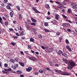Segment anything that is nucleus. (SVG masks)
Returning a JSON list of instances; mask_svg holds the SVG:
<instances>
[{"instance_id":"34","label":"nucleus","mask_w":77,"mask_h":77,"mask_svg":"<svg viewBox=\"0 0 77 77\" xmlns=\"http://www.w3.org/2000/svg\"><path fill=\"white\" fill-rule=\"evenodd\" d=\"M24 32L23 31H22V32L20 34V35H22V36H23V35H24Z\"/></svg>"},{"instance_id":"30","label":"nucleus","mask_w":77,"mask_h":77,"mask_svg":"<svg viewBox=\"0 0 77 77\" xmlns=\"http://www.w3.org/2000/svg\"><path fill=\"white\" fill-rule=\"evenodd\" d=\"M59 40H60L59 41V42H61V40H62V36H60V37L59 38Z\"/></svg>"},{"instance_id":"11","label":"nucleus","mask_w":77,"mask_h":77,"mask_svg":"<svg viewBox=\"0 0 77 77\" xmlns=\"http://www.w3.org/2000/svg\"><path fill=\"white\" fill-rule=\"evenodd\" d=\"M63 60L64 62L65 63H68V60L66 59L63 58Z\"/></svg>"},{"instance_id":"18","label":"nucleus","mask_w":77,"mask_h":77,"mask_svg":"<svg viewBox=\"0 0 77 77\" xmlns=\"http://www.w3.org/2000/svg\"><path fill=\"white\" fill-rule=\"evenodd\" d=\"M56 35H57V36H59L60 35V32L59 31H58L56 33Z\"/></svg>"},{"instance_id":"54","label":"nucleus","mask_w":77,"mask_h":77,"mask_svg":"<svg viewBox=\"0 0 77 77\" xmlns=\"http://www.w3.org/2000/svg\"><path fill=\"white\" fill-rule=\"evenodd\" d=\"M41 47L43 49V50H44V49H45V47L44 46H41Z\"/></svg>"},{"instance_id":"8","label":"nucleus","mask_w":77,"mask_h":77,"mask_svg":"<svg viewBox=\"0 0 77 77\" xmlns=\"http://www.w3.org/2000/svg\"><path fill=\"white\" fill-rule=\"evenodd\" d=\"M66 48L69 51H71V49L69 47V46L68 45H67L66 46Z\"/></svg>"},{"instance_id":"9","label":"nucleus","mask_w":77,"mask_h":77,"mask_svg":"<svg viewBox=\"0 0 77 77\" xmlns=\"http://www.w3.org/2000/svg\"><path fill=\"white\" fill-rule=\"evenodd\" d=\"M55 18L57 20H59V15L57 14L55 15Z\"/></svg>"},{"instance_id":"27","label":"nucleus","mask_w":77,"mask_h":77,"mask_svg":"<svg viewBox=\"0 0 77 77\" xmlns=\"http://www.w3.org/2000/svg\"><path fill=\"white\" fill-rule=\"evenodd\" d=\"M55 2L56 3H57V4H58V5H62V4L59 2H58L57 1H55Z\"/></svg>"},{"instance_id":"31","label":"nucleus","mask_w":77,"mask_h":77,"mask_svg":"<svg viewBox=\"0 0 77 77\" xmlns=\"http://www.w3.org/2000/svg\"><path fill=\"white\" fill-rule=\"evenodd\" d=\"M71 25L69 23H66V27H69Z\"/></svg>"},{"instance_id":"46","label":"nucleus","mask_w":77,"mask_h":77,"mask_svg":"<svg viewBox=\"0 0 77 77\" xmlns=\"http://www.w3.org/2000/svg\"><path fill=\"white\" fill-rule=\"evenodd\" d=\"M14 67H15L16 68H18V64H16L15 65H14Z\"/></svg>"},{"instance_id":"19","label":"nucleus","mask_w":77,"mask_h":77,"mask_svg":"<svg viewBox=\"0 0 77 77\" xmlns=\"http://www.w3.org/2000/svg\"><path fill=\"white\" fill-rule=\"evenodd\" d=\"M62 55L63 56L65 57L67 56V55L66 54H65V53H63L62 54Z\"/></svg>"},{"instance_id":"6","label":"nucleus","mask_w":77,"mask_h":77,"mask_svg":"<svg viewBox=\"0 0 77 77\" xmlns=\"http://www.w3.org/2000/svg\"><path fill=\"white\" fill-rule=\"evenodd\" d=\"M32 69V68L31 67H29L28 68H26V70L28 72H30Z\"/></svg>"},{"instance_id":"10","label":"nucleus","mask_w":77,"mask_h":77,"mask_svg":"<svg viewBox=\"0 0 77 77\" xmlns=\"http://www.w3.org/2000/svg\"><path fill=\"white\" fill-rule=\"evenodd\" d=\"M71 5L72 6L75 7L76 6L77 4L75 3H71Z\"/></svg>"},{"instance_id":"23","label":"nucleus","mask_w":77,"mask_h":77,"mask_svg":"<svg viewBox=\"0 0 77 77\" xmlns=\"http://www.w3.org/2000/svg\"><path fill=\"white\" fill-rule=\"evenodd\" d=\"M10 15L11 17H13V15H14V14H13V13L12 12H10Z\"/></svg>"},{"instance_id":"40","label":"nucleus","mask_w":77,"mask_h":77,"mask_svg":"<svg viewBox=\"0 0 77 77\" xmlns=\"http://www.w3.org/2000/svg\"><path fill=\"white\" fill-rule=\"evenodd\" d=\"M11 44L13 46H14L15 45V43L14 42L12 43V42H11Z\"/></svg>"},{"instance_id":"41","label":"nucleus","mask_w":77,"mask_h":77,"mask_svg":"<svg viewBox=\"0 0 77 77\" xmlns=\"http://www.w3.org/2000/svg\"><path fill=\"white\" fill-rule=\"evenodd\" d=\"M62 15L64 18H67V17L64 15V14H62Z\"/></svg>"},{"instance_id":"4","label":"nucleus","mask_w":77,"mask_h":77,"mask_svg":"<svg viewBox=\"0 0 77 77\" xmlns=\"http://www.w3.org/2000/svg\"><path fill=\"white\" fill-rule=\"evenodd\" d=\"M32 9L33 11L35 12V13H38V14H41V12L38 11L37 9L35 8L34 7H32Z\"/></svg>"},{"instance_id":"33","label":"nucleus","mask_w":77,"mask_h":77,"mask_svg":"<svg viewBox=\"0 0 77 77\" xmlns=\"http://www.w3.org/2000/svg\"><path fill=\"white\" fill-rule=\"evenodd\" d=\"M38 72H40V73H43V70L42 69H40L38 70Z\"/></svg>"},{"instance_id":"17","label":"nucleus","mask_w":77,"mask_h":77,"mask_svg":"<svg viewBox=\"0 0 77 77\" xmlns=\"http://www.w3.org/2000/svg\"><path fill=\"white\" fill-rule=\"evenodd\" d=\"M10 60L12 63H15V60L12 59H10Z\"/></svg>"},{"instance_id":"7","label":"nucleus","mask_w":77,"mask_h":77,"mask_svg":"<svg viewBox=\"0 0 77 77\" xmlns=\"http://www.w3.org/2000/svg\"><path fill=\"white\" fill-rule=\"evenodd\" d=\"M31 19L33 23H36L37 20H36L35 19H34L33 17H31Z\"/></svg>"},{"instance_id":"63","label":"nucleus","mask_w":77,"mask_h":77,"mask_svg":"<svg viewBox=\"0 0 77 77\" xmlns=\"http://www.w3.org/2000/svg\"><path fill=\"white\" fill-rule=\"evenodd\" d=\"M25 52L26 54H28L29 51H25Z\"/></svg>"},{"instance_id":"53","label":"nucleus","mask_w":77,"mask_h":77,"mask_svg":"<svg viewBox=\"0 0 77 77\" xmlns=\"http://www.w3.org/2000/svg\"><path fill=\"white\" fill-rule=\"evenodd\" d=\"M4 66H5V67H7V66H8V64H7V63H5L4 64Z\"/></svg>"},{"instance_id":"15","label":"nucleus","mask_w":77,"mask_h":77,"mask_svg":"<svg viewBox=\"0 0 77 77\" xmlns=\"http://www.w3.org/2000/svg\"><path fill=\"white\" fill-rule=\"evenodd\" d=\"M57 22L56 20H54L52 21H51V23H53V24H54V23H57Z\"/></svg>"},{"instance_id":"37","label":"nucleus","mask_w":77,"mask_h":77,"mask_svg":"<svg viewBox=\"0 0 77 77\" xmlns=\"http://www.w3.org/2000/svg\"><path fill=\"white\" fill-rule=\"evenodd\" d=\"M44 25L45 26H47L48 25V23L47 22H45L44 23Z\"/></svg>"},{"instance_id":"43","label":"nucleus","mask_w":77,"mask_h":77,"mask_svg":"<svg viewBox=\"0 0 77 77\" xmlns=\"http://www.w3.org/2000/svg\"><path fill=\"white\" fill-rule=\"evenodd\" d=\"M66 2L65 1H64L62 3V4H63V5H66Z\"/></svg>"},{"instance_id":"20","label":"nucleus","mask_w":77,"mask_h":77,"mask_svg":"<svg viewBox=\"0 0 77 77\" xmlns=\"http://www.w3.org/2000/svg\"><path fill=\"white\" fill-rule=\"evenodd\" d=\"M38 38H40V39L42 38V36L41 34L38 35Z\"/></svg>"},{"instance_id":"47","label":"nucleus","mask_w":77,"mask_h":77,"mask_svg":"<svg viewBox=\"0 0 77 77\" xmlns=\"http://www.w3.org/2000/svg\"><path fill=\"white\" fill-rule=\"evenodd\" d=\"M8 71H12V69L11 68H9L8 69Z\"/></svg>"},{"instance_id":"42","label":"nucleus","mask_w":77,"mask_h":77,"mask_svg":"<svg viewBox=\"0 0 77 77\" xmlns=\"http://www.w3.org/2000/svg\"><path fill=\"white\" fill-rule=\"evenodd\" d=\"M16 8L17 9L18 11H20V6L18 5L16 6Z\"/></svg>"},{"instance_id":"44","label":"nucleus","mask_w":77,"mask_h":77,"mask_svg":"<svg viewBox=\"0 0 77 77\" xmlns=\"http://www.w3.org/2000/svg\"><path fill=\"white\" fill-rule=\"evenodd\" d=\"M7 8L8 9H11V7L9 6H7Z\"/></svg>"},{"instance_id":"49","label":"nucleus","mask_w":77,"mask_h":77,"mask_svg":"<svg viewBox=\"0 0 77 77\" xmlns=\"http://www.w3.org/2000/svg\"><path fill=\"white\" fill-rule=\"evenodd\" d=\"M2 63L1 61H0V67L1 68H2Z\"/></svg>"},{"instance_id":"24","label":"nucleus","mask_w":77,"mask_h":77,"mask_svg":"<svg viewBox=\"0 0 77 77\" xmlns=\"http://www.w3.org/2000/svg\"><path fill=\"white\" fill-rule=\"evenodd\" d=\"M53 62H54V63H57V60L56 59H54L53 60Z\"/></svg>"},{"instance_id":"58","label":"nucleus","mask_w":77,"mask_h":77,"mask_svg":"<svg viewBox=\"0 0 77 77\" xmlns=\"http://www.w3.org/2000/svg\"><path fill=\"white\" fill-rule=\"evenodd\" d=\"M4 3H7V2H8V0H4Z\"/></svg>"},{"instance_id":"62","label":"nucleus","mask_w":77,"mask_h":77,"mask_svg":"<svg viewBox=\"0 0 77 77\" xmlns=\"http://www.w3.org/2000/svg\"><path fill=\"white\" fill-rule=\"evenodd\" d=\"M16 73L17 74H20V70H17L16 71Z\"/></svg>"},{"instance_id":"1","label":"nucleus","mask_w":77,"mask_h":77,"mask_svg":"<svg viewBox=\"0 0 77 77\" xmlns=\"http://www.w3.org/2000/svg\"><path fill=\"white\" fill-rule=\"evenodd\" d=\"M68 64L70 66H68L67 69L71 70L72 68V67H74L76 65L74 61L72 60H69L68 61Z\"/></svg>"},{"instance_id":"52","label":"nucleus","mask_w":77,"mask_h":77,"mask_svg":"<svg viewBox=\"0 0 77 77\" xmlns=\"http://www.w3.org/2000/svg\"><path fill=\"white\" fill-rule=\"evenodd\" d=\"M9 30L10 31V32H11L12 31H13V29L10 28V29H9Z\"/></svg>"},{"instance_id":"35","label":"nucleus","mask_w":77,"mask_h":77,"mask_svg":"<svg viewBox=\"0 0 77 77\" xmlns=\"http://www.w3.org/2000/svg\"><path fill=\"white\" fill-rule=\"evenodd\" d=\"M14 60L16 62H18V58H16Z\"/></svg>"},{"instance_id":"55","label":"nucleus","mask_w":77,"mask_h":77,"mask_svg":"<svg viewBox=\"0 0 77 77\" xmlns=\"http://www.w3.org/2000/svg\"><path fill=\"white\" fill-rule=\"evenodd\" d=\"M20 53L21 54H22V55H24V52L22 51H20Z\"/></svg>"},{"instance_id":"21","label":"nucleus","mask_w":77,"mask_h":77,"mask_svg":"<svg viewBox=\"0 0 77 77\" xmlns=\"http://www.w3.org/2000/svg\"><path fill=\"white\" fill-rule=\"evenodd\" d=\"M73 9V10L75 11H77V8L76 7H72Z\"/></svg>"},{"instance_id":"13","label":"nucleus","mask_w":77,"mask_h":77,"mask_svg":"<svg viewBox=\"0 0 77 77\" xmlns=\"http://www.w3.org/2000/svg\"><path fill=\"white\" fill-rule=\"evenodd\" d=\"M2 20H3L2 18V17H0V23H1V24H3V22L2 21Z\"/></svg>"},{"instance_id":"39","label":"nucleus","mask_w":77,"mask_h":77,"mask_svg":"<svg viewBox=\"0 0 77 77\" xmlns=\"http://www.w3.org/2000/svg\"><path fill=\"white\" fill-rule=\"evenodd\" d=\"M71 8H69L68 9L67 12H68V13H70V12H71Z\"/></svg>"},{"instance_id":"36","label":"nucleus","mask_w":77,"mask_h":77,"mask_svg":"<svg viewBox=\"0 0 77 77\" xmlns=\"http://www.w3.org/2000/svg\"><path fill=\"white\" fill-rule=\"evenodd\" d=\"M9 24V23L8 22H5V25H6V26H8V25Z\"/></svg>"},{"instance_id":"38","label":"nucleus","mask_w":77,"mask_h":77,"mask_svg":"<svg viewBox=\"0 0 77 77\" xmlns=\"http://www.w3.org/2000/svg\"><path fill=\"white\" fill-rule=\"evenodd\" d=\"M45 69H46L47 70H49V71H50L51 70V69L48 67H46Z\"/></svg>"},{"instance_id":"57","label":"nucleus","mask_w":77,"mask_h":77,"mask_svg":"<svg viewBox=\"0 0 77 77\" xmlns=\"http://www.w3.org/2000/svg\"><path fill=\"white\" fill-rule=\"evenodd\" d=\"M2 6H3V7L5 6V5L4 4V3H2L1 4Z\"/></svg>"},{"instance_id":"3","label":"nucleus","mask_w":77,"mask_h":77,"mask_svg":"<svg viewBox=\"0 0 77 77\" xmlns=\"http://www.w3.org/2000/svg\"><path fill=\"white\" fill-rule=\"evenodd\" d=\"M4 16L2 17V18L4 20H6V19H8L9 18V15H5Z\"/></svg>"},{"instance_id":"2","label":"nucleus","mask_w":77,"mask_h":77,"mask_svg":"<svg viewBox=\"0 0 77 77\" xmlns=\"http://www.w3.org/2000/svg\"><path fill=\"white\" fill-rule=\"evenodd\" d=\"M54 69L55 70L56 72L59 73L61 75H70V73L68 72H63L60 70H58L55 69Z\"/></svg>"},{"instance_id":"32","label":"nucleus","mask_w":77,"mask_h":77,"mask_svg":"<svg viewBox=\"0 0 77 77\" xmlns=\"http://www.w3.org/2000/svg\"><path fill=\"white\" fill-rule=\"evenodd\" d=\"M11 68H13V69H17L16 67L14 66H11Z\"/></svg>"},{"instance_id":"50","label":"nucleus","mask_w":77,"mask_h":77,"mask_svg":"<svg viewBox=\"0 0 77 77\" xmlns=\"http://www.w3.org/2000/svg\"><path fill=\"white\" fill-rule=\"evenodd\" d=\"M66 43H69V41H68V40L67 39H66Z\"/></svg>"},{"instance_id":"12","label":"nucleus","mask_w":77,"mask_h":77,"mask_svg":"<svg viewBox=\"0 0 77 77\" xmlns=\"http://www.w3.org/2000/svg\"><path fill=\"white\" fill-rule=\"evenodd\" d=\"M58 54H62V51L61 50H59V51H58V53H57Z\"/></svg>"},{"instance_id":"16","label":"nucleus","mask_w":77,"mask_h":77,"mask_svg":"<svg viewBox=\"0 0 77 77\" xmlns=\"http://www.w3.org/2000/svg\"><path fill=\"white\" fill-rule=\"evenodd\" d=\"M30 42H34L35 40H34V39H33V38H31L30 39Z\"/></svg>"},{"instance_id":"59","label":"nucleus","mask_w":77,"mask_h":77,"mask_svg":"<svg viewBox=\"0 0 77 77\" xmlns=\"http://www.w3.org/2000/svg\"><path fill=\"white\" fill-rule=\"evenodd\" d=\"M46 18L47 20H50V17H46Z\"/></svg>"},{"instance_id":"26","label":"nucleus","mask_w":77,"mask_h":77,"mask_svg":"<svg viewBox=\"0 0 77 77\" xmlns=\"http://www.w3.org/2000/svg\"><path fill=\"white\" fill-rule=\"evenodd\" d=\"M45 6L47 9H50V6H49V5L46 4Z\"/></svg>"},{"instance_id":"29","label":"nucleus","mask_w":77,"mask_h":77,"mask_svg":"<svg viewBox=\"0 0 77 77\" xmlns=\"http://www.w3.org/2000/svg\"><path fill=\"white\" fill-rule=\"evenodd\" d=\"M63 27H66V23H63Z\"/></svg>"},{"instance_id":"25","label":"nucleus","mask_w":77,"mask_h":77,"mask_svg":"<svg viewBox=\"0 0 77 77\" xmlns=\"http://www.w3.org/2000/svg\"><path fill=\"white\" fill-rule=\"evenodd\" d=\"M44 30L45 32H49V30L45 28L44 29Z\"/></svg>"},{"instance_id":"28","label":"nucleus","mask_w":77,"mask_h":77,"mask_svg":"<svg viewBox=\"0 0 77 77\" xmlns=\"http://www.w3.org/2000/svg\"><path fill=\"white\" fill-rule=\"evenodd\" d=\"M30 25H31V26H35L36 25V23H30Z\"/></svg>"},{"instance_id":"45","label":"nucleus","mask_w":77,"mask_h":77,"mask_svg":"<svg viewBox=\"0 0 77 77\" xmlns=\"http://www.w3.org/2000/svg\"><path fill=\"white\" fill-rule=\"evenodd\" d=\"M67 31L69 32H71V30L69 29H67Z\"/></svg>"},{"instance_id":"22","label":"nucleus","mask_w":77,"mask_h":77,"mask_svg":"<svg viewBox=\"0 0 77 77\" xmlns=\"http://www.w3.org/2000/svg\"><path fill=\"white\" fill-rule=\"evenodd\" d=\"M49 50L50 51V52H51L53 51L54 49L53 48H50L49 49Z\"/></svg>"},{"instance_id":"51","label":"nucleus","mask_w":77,"mask_h":77,"mask_svg":"<svg viewBox=\"0 0 77 77\" xmlns=\"http://www.w3.org/2000/svg\"><path fill=\"white\" fill-rule=\"evenodd\" d=\"M67 22H69V23H70V24H72V22H71V21H70V20H69L67 21Z\"/></svg>"},{"instance_id":"60","label":"nucleus","mask_w":77,"mask_h":77,"mask_svg":"<svg viewBox=\"0 0 77 77\" xmlns=\"http://www.w3.org/2000/svg\"><path fill=\"white\" fill-rule=\"evenodd\" d=\"M55 66H57V67H59V64H56L55 65Z\"/></svg>"},{"instance_id":"48","label":"nucleus","mask_w":77,"mask_h":77,"mask_svg":"<svg viewBox=\"0 0 77 77\" xmlns=\"http://www.w3.org/2000/svg\"><path fill=\"white\" fill-rule=\"evenodd\" d=\"M13 38H14V39H17V38H18V37L17 36H13Z\"/></svg>"},{"instance_id":"5","label":"nucleus","mask_w":77,"mask_h":77,"mask_svg":"<svg viewBox=\"0 0 77 77\" xmlns=\"http://www.w3.org/2000/svg\"><path fill=\"white\" fill-rule=\"evenodd\" d=\"M29 59L32 61H35L36 60V58L34 57L31 56L29 57Z\"/></svg>"},{"instance_id":"14","label":"nucleus","mask_w":77,"mask_h":77,"mask_svg":"<svg viewBox=\"0 0 77 77\" xmlns=\"http://www.w3.org/2000/svg\"><path fill=\"white\" fill-rule=\"evenodd\" d=\"M20 65H21V66H25V65H24V63L21 62H20Z\"/></svg>"},{"instance_id":"56","label":"nucleus","mask_w":77,"mask_h":77,"mask_svg":"<svg viewBox=\"0 0 77 77\" xmlns=\"http://www.w3.org/2000/svg\"><path fill=\"white\" fill-rule=\"evenodd\" d=\"M49 63L50 65H51V66H52V64H53V63H52V62H51L50 61V62H49Z\"/></svg>"},{"instance_id":"61","label":"nucleus","mask_w":77,"mask_h":77,"mask_svg":"<svg viewBox=\"0 0 77 77\" xmlns=\"http://www.w3.org/2000/svg\"><path fill=\"white\" fill-rule=\"evenodd\" d=\"M35 54H37V55H39V52H35Z\"/></svg>"},{"instance_id":"64","label":"nucleus","mask_w":77,"mask_h":77,"mask_svg":"<svg viewBox=\"0 0 77 77\" xmlns=\"http://www.w3.org/2000/svg\"><path fill=\"white\" fill-rule=\"evenodd\" d=\"M20 77H24V75L23 74H22L20 75Z\"/></svg>"}]
</instances>
